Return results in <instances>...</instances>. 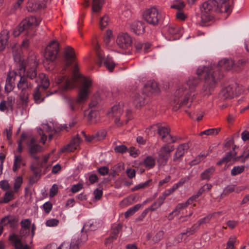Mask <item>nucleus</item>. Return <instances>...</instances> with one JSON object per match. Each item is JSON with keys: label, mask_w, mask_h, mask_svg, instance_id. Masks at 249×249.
Returning <instances> with one entry per match:
<instances>
[{"label": "nucleus", "mask_w": 249, "mask_h": 249, "mask_svg": "<svg viewBox=\"0 0 249 249\" xmlns=\"http://www.w3.org/2000/svg\"><path fill=\"white\" fill-rule=\"evenodd\" d=\"M69 66L66 64L55 76V80L56 84L60 85V88L64 90L75 87L76 84L78 81L81 83L77 98L74 101H70L69 103V109L71 111H74L76 110L75 103L81 104L84 103L88 99L89 95L91 92L92 82L90 78L84 77L79 72L77 66L76 64L72 71L71 77H69L68 73L70 72V71H68L66 69Z\"/></svg>", "instance_id": "1"}, {"label": "nucleus", "mask_w": 249, "mask_h": 249, "mask_svg": "<svg viewBox=\"0 0 249 249\" xmlns=\"http://www.w3.org/2000/svg\"><path fill=\"white\" fill-rule=\"evenodd\" d=\"M235 62L232 59L227 58L220 60L216 66L212 64L209 67H199L196 73L198 76H203L204 78L205 84L202 89L204 95L211 94L217 81L222 76L220 71L221 69L235 71Z\"/></svg>", "instance_id": "2"}, {"label": "nucleus", "mask_w": 249, "mask_h": 249, "mask_svg": "<svg viewBox=\"0 0 249 249\" xmlns=\"http://www.w3.org/2000/svg\"><path fill=\"white\" fill-rule=\"evenodd\" d=\"M199 82L198 78L191 76L186 83L178 85L170 102L174 111L181 107L189 108L191 106L197 95L195 89Z\"/></svg>", "instance_id": "3"}, {"label": "nucleus", "mask_w": 249, "mask_h": 249, "mask_svg": "<svg viewBox=\"0 0 249 249\" xmlns=\"http://www.w3.org/2000/svg\"><path fill=\"white\" fill-rule=\"evenodd\" d=\"M229 0H209L200 6L201 18L204 22L210 21L212 18V12L230 13L231 7L227 3Z\"/></svg>", "instance_id": "4"}, {"label": "nucleus", "mask_w": 249, "mask_h": 249, "mask_svg": "<svg viewBox=\"0 0 249 249\" xmlns=\"http://www.w3.org/2000/svg\"><path fill=\"white\" fill-rule=\"evenodd\" d=\"M35 228L34 225L31 229H21L20 236L13 234L9 236V239L15 247V249H30L27 245L28 242L31 243L35 234Z\"/></svg>", "instance_id": "5"}, {"label": "nucleus", "mask_w": 249, "mask_h": 249, "mask_svg": "<svg viewBox=\"0 0 249 249\" xmlns=\"http://www.w3.org/2000/svg\"><path fill=\"white\" fill-rule=\"evenodd\" d=\"M159 92L157 83L154 81L148 82L143 87V91L142 92H135L132 95L133 103L136 107L139 108L144 105L146 98V93H152Z\"/></svg>", "instance_id": "6"}, {"label": "nucleus", "mask_w": 249, "mask_h": 249, "mask_svg": "<svg viewBox=\"0 0 249 249\" xmlns=\"http://www.w3.org/2000/svg\"><path fill=\"white\" fill-rule=\"evenodd\" d=\"M40 22L39 19L33 16L26 18L14 30L13 35L18 36L21 33L25 32L27 36H32L35 35V28L39 25Z\"/></svg>", "instance_id": "7"}, {"label": "nucleus", "mask_w": 249, "mask_h": 249, "mask_svg": "<svg viewBox=\"0 0 249 249\" xmlns=\"http://www.w3.org/2000/svg\"><path fill=\"white\" fill-rule=\"evenodd\" d=\"M88 239L86 233L82 232L75 234L72 237L70 244L63 242L57 246L55 243H52L46 246L44 249H79V246Z\"/></svg>", "instance_id": "8"}, {"label": "nucleus", "mask_w": 249, "mask_h": 249, "mask_svg": "<svg viewBox=\"0 0 249 249\" xmlns=\"http://www.w3.org/2000/svg\"><path fill=\"white\" fill-rule=\"evenodd\" d=\"M28 69V65L25 66L23 62L19 64L18 73L17 77L20 78V80L18 84V88L20 89V99L24 103H26L28 98V93L26 91V89L31 88L32 85L29 84L27 77L25 75V71Z\"/></svg>", "instance_id": "9"}, {"label": "nucleus", "mask_w": 249, "mask_h": 249, "mask_svg": "<svg viewBox=\"0 0 249 249\" xmlns=\"http://www.w3.org/2000/svg\"><path fill=\"white\" fill-rule=\"evenodd\" d=\"M36 81L38 83V85L33 94V97L35 103L39 104L44 100V98H42L41 95L40 88H42L44 89H47L49 86L50 83L48 78L44 73L39 74Z\"/></svg>", "instance_id": "10"}, {"label": "nucleus", "mask_w": 249, "mask_h": 249, "mask_svg": "<svg viewBox=\"0 0 249 249\" xmlns=\"http://www.w3.org/2000/svg\"><path fill=\"white\" fill-rule=\"evenodd\" d=\"M59 50V44L57 41L53 40L46 47L44 53L45 59L43 63L46 65L49 62H53L56 58Z\"/></svg>", "instance_id": "11"}, {"label": "nucleus", "mask_w": 249, "mask_h": 249, "mask_svg": "<svg viewBox=\"0 0 249 249\" xmlns=\"http://www.w3.org/2000/svg\"><path fill=\"white\" fill-rule=\"evenodd\" d=\"M144 19L149 24L156 25L160 18L158 10L154 7L147 9L143 13Z\"/></svg>", "instance_id": "12"}, {"label": "nucleus", "mask_w": 249, "mask_h": 249, "mask_svg": "<svg viewBox=\"0 0 249 249\" xmlns=\"http://www.w3.org/2000/svg\"><path fill=\"white\" fill-rule=\"evenodd\" d=\"M94 49L99 59V64L101 65L102 63V62H104V64L106 66V68L110 71H112L115 64L113 61L112 60V58L108 56H107V58L105 59L102 51L101 50L100 47L98 44H96L94 46Z\"/></svg>", "instance_id": "13"}, {"label": "nucleus", "mask_w": 249, "mask_h": 249, "mask_svg": "<svg viewBox=\"0 0 249 249\" xmlns=\"http://www.w3.org/2000/svg\"><path fill=\"white\" fill-rule=\"evenodd\" d=\"M117 46L124 50L129 49L132 46V40L131 36L127 33H120L116 38Z\"/></svg>", "instance_id": "14"}, {"label": "nucleus", "mask_w": 249, "mask_h": 249, "mask_svg": "<svg viewBox=\"0 0 249 249\" xmlns=\"http://www.w3.org/2000/svg\"><path fill=\"white\" fill-rule=\"evenodd\" d=\"M174 150L173 145L164 144L157 152L159 160H162L165 164L170 156V153Z\"/></svg>", "instance_id": "15"}, {"label": "nucleus", "mask_w": 249, "mask_h": 249, "mask_svg": "<svg viewBox=\"0 0 249 249\" xmlns=\"http://www.w3.org/2000/svg\"><path fill=\"white\" fill-rule=\"evenodd\" d=\"M124 104L119 103L114 105L107 113L109 118H115L114 122L116 124L120 121V117L123 111Z\"/></svg>", "instance_id": "16"}, {"label": "nucleus", "mask_w": 249, "mask_h": 249, "mask_svg": "<svg viewBox=\"0 0 249 249\" xmlns=\"http://www.w3.org/2000/svg\"><path fill=\"white\" fill-rule=\"evenodd\" d=\"M98 104L97 101L92 100L89 104V119L94 123H97L100 120L99 111L96 109V107Z\"/></svg>", "instance_id": "17"}, {"label": "nucleus", "mask_w": 249, "mask_h": 249, "mask_svg": "<svg viewBox=\"0 0 249 249\" xmlns=\"http://www.w3.org/2000/svg\"><path fill=\"white\" fill-rule=\"evenodd\" d=\"M27 145L30 155L34 159L38 160V157L36 156V155L37 153L43 151V147L36 143V140L34 138H32L31 139L30 142L27 144Z\"/></svg>", "instance_id": "18"}, {"label": "nucleus", "mask_w": 249, "mask_h": 249, "mask_svg": "<svg viewBox=\"0 0 249 249\" xmlns=\"http://www.w3.org/2000/svg\"><path fill=\"white\" fill-rule=\"evenodd\" d=\"M158 133L161 136L162 141L165 142H175L178 139L177 138L174 137L169 134V129L167 127H159Z\"/></svg>", "instance_id": "19"}, {"label": "nucleus", "mask_w": 249, "mask_h": 249, "mask_svg": "<svg viewBox=\"0 0 249 249\" xmlns=\"http://www.w3.org/2000/svg\"><path fill=\"white\" fill-rule=\"evenodd\" d=\"M81 140L78 135L73 137L71 142L67 145L63 147L61 151L62 152H73L78 149L81 143Z\"/></svg>", "instance_id": "20"}, {"label": "nucleus", "mask_w": 249, "mask_h": 249, "mask_svg": "<svg viewBox=\"0 0 249 249\" xmlns=\"http://www.w3.org/2000/svg\"><path fill=\"white\" fill-rule=\"evenodd\" d=\"M164 31L168 35L173 36V38L170 40H176L181 36L182 34L181 28L175 25H169L164 28Z\"/></svg>", "instance_id": "21"}, {"label": "nucleus", "mask_w": 249, "mask_h": 249, "mask_svg": "<svg viewBox=\"0 0 249 249\" xmlns=\"http://www.w3.org/2000/svg\"><path fill=\"white\" fill-rule=\"evenodd\" d=\"M17 76H18V74L14 71L9 72L5 85V90L7 92H9L13 89L15 86L14 81L17 78Z\"/></svg>", "instance_id": "22"}, {"label": "nucleus", "mask_w": 249, "mask_h": 249, "mask_svg": "<svg viewBox=\"0 0 249 249\" xmlns=\"http://www.w3.org/2000/svg\"><path fill=\"white\" fill-rule=\"evenodd\" d=\"M189 148L188 143H184L180 144L174 154L173 160L176 161L178 160L180 157L183 156L184 153L186 152Z\"/></svg>", "instance_id": "23"}, {"label": "nucleus", "mask_w": 249, "mask_h": 249, "mask_svg": "<svg viewBox=\"0 0 249 249\" xmlns=\"http://www.w3.org/2000/svg\"><path fill=\"white\" fill-rule=\"evenodd\" d=\"M234 96L233 87L231 85L226 87L223 89L220 93V96L222 99L225 100L231 98Z\"/></svg>", "instance_id": "24"}, {"label": "nucleus", "mask_w": 249, "mask_h": 249, "mask_svg": "<svg viewBox=\"0 0 249 249\" xmlns=\"http://www.w3.org/2000/svg\"><path fill=\"white\" fill-rule=\"evenodd\" d=\"M14 102L15 98L12 96L9 97L7 101L1 102V111H12Z\"/></svg>", "instance_id": "25"}, {"label": "nucleus", "mask_w": 249, "mask_h": 249, "mask_svg": "<svg viewBox=\"0 0 249 249\" xmlns=\"http://www.w3.org/2000/svg\"><path fill=\"white\" fill-rule=\"evenodd\" d=\"M65 58L68 66H70L71 64L74 61L75 59V53L74 50L72 48L70 47H67L65 49Z\"/></svg>", "instance_id": "26"}, {"label": "nucleus", "mask_w": 249, "mask_h": 249, "mask_svg": "<svg viewBox=\"0 0 249 249\" xmlns=\"http://www.w3.org/2000/svg\"><path fill=\"white\" fill-rule=\"evenodd\" d=\"M131 29L135 34H142L144 31V24L142 21H135L131 25Z\"/></svg>", "instance_id": "27"}, {"label": "nucleus", "mask_w": 249, "mask_h": 249, "mask_svg": "<svg viewBox=\"0 0 249 249\" xmlns=\"http://www.w3.org/2000/svg\"><path fill=\"white\" fill-rule=\"evenodd\" d=\"M31 64L32 67L28 70L26 73L25 72V75L27 78L28 77L32 79L36 76V68L37 65V62L35 59H32Z\"/></svg>", "instance_id": "28"}, {"label": "nucleus", "mask_w": 249, "mask_h": 249, "mask_svg": "<svg viewBox=\"0 0 249 249\" xmlns=\"http://www.w3.org/2000/svg\"><path fill=\"white\" fill-rule=\"evenodd\" d=\"M215 172V168L212 166L205 170L200 174V178L202 180H209Z\"/></svg>", "instance_id": "29"}, {"label": "nucleus", "mask_w": 249, "mask_h": 249, "mask_svg": "<svg viewBox=\"0 0 249 249\" xmlns=\"http://www.w3.org/2000/svg\"><path fill=\"white\" fill-rule=\"evenodd\" d=\"M189 205H190L189 203H187V201L184 202V203H180L177 205V206L176 207V209L172 212L168 216V219L169 220H171L173 218V215H178L180 211L185 209Z\"/></svg>", "instance_id": "30"}, {"label": "nucleus", "mask_w": 249, "mask_h": 249, "mask_svg": "<svg viewBox=\"0 0 249 249\" xmlns=\"http://www.w3.org/2000/svg\"><path fill=\"white\" fill-rule=\"evenodd\" d=\"M236 155V153L235 152L234 148H233L232 150L228 152L226 156H225L223 159L219 161L218 163V165H221L222 163L224 162H228L231 161L232 159L235 160V156Z\"/></svg>", "instance_id": "31"}, {"label": "nucleus", "mask_w": 249, "mask_h": 249, "mask_svg": "<svg viewBox=\"0 0 249 249\" xmlns=\"http://www.w3.org/2000/svg\"><path fill=\"white\" fill-rule=\"evenodd\" d=\"M122 229V225L118 224L116 225H115L112 229V232L111 235L109 237V238L107 240L106 243L108 242H110V241L115 239L119 233V232L121 231Z\"/></svg>", "instance_id": "32"}, {"label": "nucleus", "mask_w": 249, "mask_h": 249, "mask_svg": "<svg viewBox=\"0 0 249 249\" xmlns=\"http://www.w3.org/2000/svg\"><path fill=\"white\" fill-rule=\"evenodd\" d=\"M143 165L147 169L152 168L155 165V160L152 156H147L143 161Z\"/></svg>", "instance_id": "33"}, {"label": "nucleus", "mask_w": 249, "mask_h": 249, "mask_svg": "<svg viewBox=\"0 0 249 249\" xmlns=\"http://www.w3.org/2000/svg\"><path fill=\"white\" fill-rule=\"evenodd\" d=\"M22 164V158L21 156L15 155L13 167L14 172H16Z\"/></svg>", "instance_id": "34"}, {"label": "nucleus", "mask_w": 249, "mask_h": 249, "mask_svg": "<svg viewBox=\"0 0 249 249\" xmlns=\"http://www.w3.org/2000/svg\"><path fill=\"white\" fill-rule=\"evenodd\" d=\"M142 207V205L138 204L130 208L125 213H124V216L125 218H128L129 216L133 215L136 212H137Z\"/></svg>", "instance_id": "35"}, {"label": "nucleus", "mask_w": 249, "mask_h": 249, "mask_svg": "<svg viewBox=\"0 0 249 249\" xmlns=\"http://www.w3.org/2000/svg\"><path fill=\"white\" fill-rule=\"evenodd\" d=\"M104 0H93L92 11L93 12H99L102 8Z\"/></svg>", "instance_id": "36"}, {"label": "nucleus", "mask_w": 249, "mask_h": 249, "mask_svg": "<svg viewBox=\"0 0 249 249\" xmlns=\"http://www.w3.org/2000/svg\"><path fill=\"white\" fill-rule=\"evenodd\" d=\"M185 7V3L182 0H175L173 1L171 8L181 10Z\"/></svg>", "instance_id": "37"}, {"label": "nucleus", "mask_w": 249, "mask_h": 249, "mask_svg": "<svg viewBox=\"0 0 249 249\" xmlns=\"http://www.w3.org/2000/svg\"><path fill=\"white\" fill-rule=\"evenodd\" d=\"M98 227V225H97L96 222L89 221L84 225L82 231H83V229H85L86 230L89 231H95Z\"/></svg>", "instance_id": "38"}, {"label": "nucleus", "mask_w": 249, "mask_h": 249, "mask_svg": "<svg viewBox=\"0 0 249 249\" xmlns=\"http://www.w3.org/2000/svg\"><path fill=\"white\" fill-rule=\"evenodd\" d=\"M1 35L2 38H1V51L5 48L9 38L8 33L6 30L3 31Z\"/></svg>", "instance_id": "39"}, {"label": "nucleus", "mask_w": 249, "mask_h": 249, "mask_svg": "<svg viewBox=\"0 0 249 249\" xmlns=\"http://www.w3.org/2000/svg\"><path fill=\"white\" fill-rule=\"evenodd\" d=\"M220 129V128H211L208 129L206 130H204L201 132L200 133V136H202L203 135H216L219 132Z\"/></svg>", "instance_id": "40"}, {"label": "nucleus", "mask_w": 249, "mask_h": 249, "mask_svg": "<svg viewBox=\"0 0 249 249\" xmlns=\"http://www.w3.org/2000/svg\"><path fill=\"white\" fill-rule=\"evenodd\" d=\"M23 183L22 178L20 176L18 177L15 179L14 184V192H18Z\"/></svg>", "instance_id": "41"}, {"label": "nucleus", "mask_w": 249, "mask_h": 249, "mask_svg": "<svg viewBox=\"0 0 249 249\" xmlns=\"http://www.w3.org/2000/svg\"><path fill=\"white\" fill-rule=\"evenodd\" d=\"M245 170V166L243 165L234 166L231 171V175L235 176L242 173Z\"/></svg>", "instance_id": "42"}, {"label": "nucleus", "mask_w": 249, "mask_h": 249, "mask_svg": "<svg viewBox=\"0 0 249 249\" xmlns=\"http://www.w3.org/2000/svg\"><path fill=\"white\" fill-rule=\"evenodd\" d=\"M233 87L234 91V95L238 96L243 93L244 91V88L242 86L237 84H234L231 85Z\"/></svg>", "instance_id": "43"}, {"label": "nucleus", "mask_w": 249, "mask_h": 249, "mask_svg": "<svg viewBox=\"0 0 249 249\" xmlns=\"http://www.w3.org/2000/svg\"><path fill=\"white\" fill-rule=\"evenodd\" d=\"M217 213H213L211 214H209L207 216L200 219L196 223V224L199 227L201 224H205L209 222L210 220Z\"/></svg>", "instance_id": "44"}, {"label": "nucleus", "mask_w": 249, "mask_h": 249, "mask_svg": "<svg viewBox=\"0 0 249 249\" xmlns=\"http://www.w3.org/2000/svg\"><path fill=\"white\" fill-rule=\"evenodd\" d=\"M212 187V185L211 184H205L203 186H202L198 191L197 193L198 195L200 196L203 194L208 192L210 191Z\"/></svg>", "instance_id": "45"}, {"label": "nucleus", "mask_w": 249, "mask_h": 249, "mask_svg": "<svg viewBox=\"0 0 249 249\" xmlns=\"http://www.w3.org/2000/svg\"><path fill=\"white\" fill-rule=\"evenodd\" d=\"M199 226L196 224L194 225L191 228L188 229L185 232L181 233L183 236L184 235L187 234L188 236L194 234L198 229Z\"/></svg>", "instance_id": "46"}, {"label": "nucleus", "mask_w": 249, "mask_h": 249, "mask_svg": "<svg viewBox=\"0 0 249 249\" xmlns=\"http://www.w3.org/2000/svg\"><path fill=\"white\" fill-rule=\"evenodd\" d=\"M14 192L13 191H7L4 196L3 201L4 203H8L11 200H12L14 198Z\"/></svg>", "instance_id": "47"}, {"label": "nucleus", "mask_w": 249, "mask_h": 249, "mask_svg": "<svg viewBox=\"0 0 249 249\" xmlns=\"http://www.w3.org/2000/svg\"><path fill=\"white\" fill-rule=\"evenodd\" d=\"M59 224V220L55 218H51L46 221L45 224L46 226L49 227H53L57 226Z\"/></svg>", "instance_id": "48"}, {"label": "nucleus", "mask_w": 249, "mask_h": 249, "mask_svg": "<svg viewBox=\"0 0 249 249\" xmlns=\"http://www.w3.org/2000/svg\"><path fill=\"white\" fill-rule=\"evenodd\" d=\"M151 180H148L143 183H141L132 188V191H135L139 189L144 188L149 186V183L151 182Z\"/></svg>", "instance_id": "49"}, {"label": "nucleus", "mask_w": 249, "mask_h": 249, "mask_svg": "<svg viewBox=\"0 0 249 249\" xmlns=\"http://www.w3.org/2000/svg\"><path fill=\"white\" fill-rule=\"evenodd\" d=\"M109 22V18L108 17L105 15L103 17H102L100 20V26L101 29H103L105 28L108 24Z\"/></svg>", "instance_id": "50"}, {"label": "nucleus", "mask_w": 249, "mask_h": 249, "mask_svg": "<svg viewBox=\"0 0 249 249\" xmlns=\"http://www.w3.org/2000/svg\"><path fill=\"white\" fill-rule=\"evenodd\" d=\"M128 149L124 145H117L114 148V151L116 153L124 154L126 153Z\"/></svg>", "instance_id": "51"}, {"label": "nucleus", "mask_w": 249, "mask_h": 249, "mask_svg": "<svg viewBox=\"0 0 249 249\" xmlns=\"http://www.w3.org/2000/svg\"><path fill=\"white\" fill-rule=\"evenodd\" d=\"M21 229H31V222L30 219H25L20 222Z\"/></svg>", "instance_id": "52"}, {"label": "nucleus", "mask_w": 249, "mask_h": 249, "mask_svg": "<svg viewBox=\"0 0 249 249\" xmlns=\"http://www.w3.org/2000/svg\"><path fill=\"white\" fill-rule=\"evenodd\" d=\"M52 203L48 201L42 205V209L46 213H49L52 210Z\"/></svg>", "instance_id": "53"}, {"label": "nucleus", "mask_w": 249, "mask_h": 249, "mask_svg": "<svg viewBox=\"0 0 249 249\" xmlns=\"http://www.w3.org/2000/svg\"><path fill=\"white\" fill-rule=\"evenodd\" d=\"M236 241V238L235 237H231L229 238V240L227 244L226 249H234V244Z\"/></svg>", "instance_id": "54"}, {"label": "nucleus", "mask_w": 249, "mask_h": 249, "mask_svg": "<svg viewBox=\"0 0 249 249\" xmlns=\"http://www.w3.org/2000/svg\"><path fill=\"white\" fill-rule=\"evenodd\" d=\"M164 232L162 231H158L153 237V241L155 242L160 241L163 236Z\"/></svg>", "instance_id": "55"}, {"label": "nucleus", "mask_w": 249, "mask_h": 249, "mask_svg": "<svg viewBox=\"0 0 249 249\" xmlns=\"http://www.w3.org/2000/svg\"><path fill=\"white\" fill-rule=\"evenodd\" d=\"M94 197L95 200H98L101 199L103 195V191L102 190L96 189L93 192Z\"/></svg>", "instance_id": "56"}, {"label": "nucleus", "mask_w": 249, "mask_h": 249, "mask_svg": "<svg viewBox=\"0 0 249 249\" xmlns=\"http://www.w3.org/2000/svg\"><path fill=\"white\" fill-rule=\"evenodd\" d=\"M112 37L113 35L112 31L110 30L107 31L105 37V41L106 43L108 44Z\"/></svg>", "instance_id": "57"}, {"label": "nucleus", "mask_w": 249, "mask_h": 249, "mask_svg": "<svg viewBox=\"0 0 249 249\" xmlns=\"http://www.w3.org/2000/svg\"><path fill=\"white\" fill-rule=\"evenodd\" d=\"M246 63V60L245 59H240L237 62H235L236 67H235V71L239 70L241 67L244 66Z\"/></svg>", "instance_id": "58"}, {"label": "nucleus", "mask_w": 249, "mask_h": 249, "mask_svg": "<svg viewBox=\"0 0 249 249\" xmlns=\"http://www.w3.org/2000/svg\"><path fill=\"white\" fill-rule=\"evenodd\" d=\"M12 134V126L10 125L8 126L5 131L3 132L4 135H6V137L8 140H10L11 138Z\"/></svg>", "instance_id": "59"}, {"label": "nucleus", "mask_w": 249, "mask_h": 249, "mask_svg": "<svg viewBox=\"0 0 249 249\" xmlns=\"http://www.w3.org/2000/svg\"><path fill=\"white\" fill-rule=\"evenodd\" d=\"M57 191H58V187H57V185L53 184L52 186V187H51V188L50 189V196L51 197L54 196L57 193Z\"/></svg>", "instance_id": "60"}, {"label": "nucleus", "mask_w": 249, "mask_h": 249, "mask_svg": "<svg viewBox=\"0 0 249 249\" xmlns=\"http://www.w3.org/2000/svg\"><path fill=\"white\" fill-rule=\"evenodd\" d=\"M99 173L102 176H105L108 174L109 172L108 168L106 166H103L99 168L98 170Z\"/></svg>", "instance_id": "61"}, {"label": "nucleus", "mask_w": 249, "mask_h": 249, "mask_svg": "<svg viewBox=\"0 0 249 249\" xmlns=\"http://www.w3.org/2000/svg\"><path fill=\"white\" fill-rule=\"evenodd\" d=\"M127 151L129 152L131 156L136 158L139 154V152L134 147H131Z\"/></svg>", "instance_id": "62"}, {"label": "nucleus", "mask_w": 249, "mask_h": 249, "mask_svg": "<svg viewBox=\"0 0 249 249\" xmlns=\"http://www.w3.org/2000/svg\"><path fill=\"white\" fill-rule=\"evenodd\" d=\"M43 128L44 131H46L47 133H52L53 131H55L54 128L51 125L48 124H44L43 125Z\"/></svg>", "instance_id": "63"}, {"label": "nucleus", "mask_w": 249, "mask_h": 249, "mask_svg": "<svg viewBox=\"0 0 249 249\" xmlns=\"http://www.w3.org/2000/svg\"><path fill=\"white\" fill-rule=\"evenodd\" d=\"M126 173L127 176L130 178H134L136 176L135 170L132 168L127 169L126 171Z\"/></svg>", "instance_id": "64"}]
</instances>
